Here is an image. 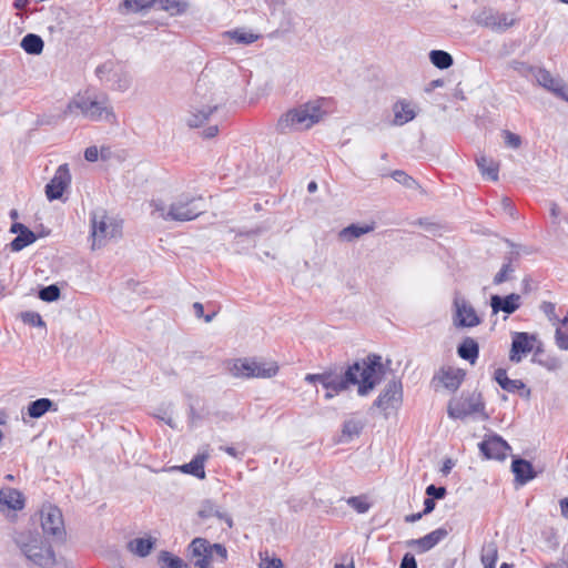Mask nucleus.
Returning a JSON list of instances; mask_svg holds the SVG:
<instances>
[{"instance_id":"f257e3e1","label":"nucleus","mask_w":568,"mask_h":568,"mask_svg":"<svg viewBox=\"0 0 568 568\" xmlns=\"http://www.w3.org/2000/svg\"><path fill=\"white\" fill-rule=\"evenodd\" d=\"M384 375V366L379 355H368L361 362L351 365L343 375L328 373L324 378V388L338 394L349 385H358V395L366 396L378 385Z\"/></svg>"},{"instance_id":"f03ea898","label":"nucleus","mask_w":568,"mask_h":568,"mask_svg":"<svg viewBox=\"0 0 568 568\" xmlns=\"http://www.w3.org/2000/svg\"><path fill=\"white\" fill-rule=\"evenodd\" d=\"M202 196L182 193L173 199L170 204L162 200L150 202L151 215L163 221L187 222L195 220L204 212Z\"/></svg>"},{"instance_id":"7ed1b4c3","label":"nucleus","mask_w":568,"mask_h":568,"mask_svg":"<svg viewBox=\"0 0 568 568\" xmlns=\"http://www.w3.org/2000/svg\"><path fill=\"white\" fill-rule=\"evenodd\" d=\"M324 115L321 101H308L282 114L276 123V131L285 134L307 130L318 123Z\"/></svg>"},{"instance_id":"20e7f679","label":"nucleus","mask_w":568,"mask_h":568,"mask_svg":"<svg viewBox=\"0 0 568 568\" xmlns=\"http://www.w3.org/2000/svg\"><path fill=\"white\" fill-rule=\"evenodd\" d=\"M69 109H79L91 121H106L113 123L115 114L110 99L105 93H89L79 95L69 104Z\"/></svg>"},{"instance_id":"39448f33","label":"nucleus","mask_w":568,"mask_h":568,"mask_svg":"<svg viewBox=\"0 0 568 568\" xmlns=\"http://www.w3.org/2000/svg\"><path fill=\"white\" fill-rule=\"evenodd\" d=\"M219 108V102L213 93H209L206 84L201 80L195 87L194 98L190 105L189 115L185 120L190 128H200Z\"/></svg>"},{"instance_id":"423d86ee","label":"nucleus","mask_w":568,"mask_h":568,"mask_svg":"<svg viewBox=\"0 0 568 568\" xmlns=\"http://www.w3.org/2000/svg\"><path fill=\"white\" fill-rule=\"evenodd\" d=\"M122 223L115 217L109 216L103 209L91 213L92 248H99L111 239L121 235Z\"/></svg>"},{"instance_id":"0eeeda50","label":"nucleus","mask_w":568,"mask_h":568,"mask_svg":"<svg viewBox=\"0 0 568 568\" xmlns=\"http://www.w3.org/2000/svg\"><path fill=\"white\" fill-rule=\"evenodd\" d=\"M194 566L207 568L215 560L224 562L227 559V550L222 544H211L205 538H194L189 545Z\"/></svg>"},{"instance_id":"6e6552de","label":"nucleus","mask_w":568,"mask_h":568,"mask_svg":"<svg viewBox=\"0 0 568 568\" xmlns=\"http://www.w3.org/2000/svg\"><path fill=\"white\" fill-rule=\"evenodd\" d=\"M230 372L242 378H271L277 374L278 366L275 362L237 358L233 361Z\"/></svg>"},{"instance_id":"1a4fd4ad","label":"nucleus","mask_w":568,"mask_h":568,"mask_svg":"<svg viewBox=\"0 0 568 568\" xmlns=\"http://www.w3.org/2000/svg\"><path fill=\"white\" fill-rule=\"evenodd\" d=\"M99 80L112 90L124 92L131 85V77L125 67L118 61L108 60L95 69Z\"/></svg>"},{"instance_id":"9d476101","label":"nucleus","mask_w":568,"mask_h":568,"mask_svg":"<svg viewBox=\"0 0 568 568\" xmlns=\"http://www.w3.org/2000/svg\"><path fill=\"white\" fill-rule=\"evenodd\" d=\"M485 409L481 395L479 393H471L462 395L460 398L449 402L448 416L453 419H464L465 417L481 413Z\"/></svg>"},{"instance_id":"9b49d317","label":"nucleus","mask_w":568,"mask_h":568,"mask_svg":"<svg viewBox=\"0 0 568 568\" xmlns=\"http://www.w3.org/2000/svg\"><path fill=\"white\" fill-rule=\"evenodd\" d=\"M20 549L28 560L39 567L48 568L54 565L55 558L51 547L42 541L33 539L30 542L21 544Z\"/></svg>"},{"instance_id":"f8f14e48","label":"nucleus","mask_w":568,"mask_h":568,"mask_svg":"<svg viewBox=\"0 0 568 568\" xmlns=\"http://www.w3.org/2000/svg\"><path fill=\"white\" fill-rule=\"evenodd\" d=\"M454 308L453 321L456 327H475L480 324L481 321L475 308L460 294L454 297Z\"/></svg>"},{"instance_id":"ddd939ff","label":"nucleus","mask_w":568,"mask_h":568,"mask_svg":"<svg viewBox=\"0 0 568 568\" xmlns=\"http://www.w3.org/2000/svg\"><path fill=\"white\" fill-rule=\"evenodd\" d=\"M536 335L527 332H515L511 334V347L509 352V361L520 363L535 347Z\"/></svg>"},{"instance_id":"4468645a","label":"nucleus","mask_w":568,"mask_h":568,"mask_svg":"<svg viewBox=\"0 0 568 568\" xmlns=\"http://www.w3.org/2000/svg\"><path fill=\"white\" fill-rule=\"evenodd\" d=\"M478 448L486 459L504 460L507 453L511 449L506 440L499 435L486 436L479 444Z\"/></svg>"},{"instance_id":"2eb2a0df","label":"nucleus","mask_w":568,"mask_h":568,"mask_svg":"<svg viewBox=\"0 0 568 568\" xmlns=\"http://www.w3.org/2000/svg\"><path fill=\"white\" fill-rule=\"evenodd\" d=\"M41 526L47 535L59 539L64 536L62 513L55 506H48L41 510Z\"/></svg>"},{"instance_id":"dca6fc26","label":"nucleus","mask_w":568,"mask_h":568,"mask_svg":"<svg viewBox=\"0 0 568 568\" xmlns=\"http://www.w3.org/2000/svg\"><path fill=\"white\" fill-rule=\"evenodd\" d=\"M403 398V387L398 379H392L387 383L384 390L375 399L373 406L387 410L400 405Z\"/></svg>"},{"instance_id":"f3484780","label":"nucleus","mask_w":568,"mask_h":568,"mask_svg":"<svg viewBox=\"0 0 568 568\" xmlns=\"http://www.w3.org/2000/svg\"><path fill=\"white\" fill-rule=\"evenodd\" d=\"M71 183V174L68 168V164H61L50 180V182L45 185V195L49 201H54L61 199L63 192Z\"/></svg>"},{"instance_id":"a211bd4d","label":"nucleus","mask_w":568,"mask_h":568,"mask_svg":"<svg viewBox=\"0 0 568 568\" xmlns=\"http://www.w3.org/2000/svg\"><path fill=\"white\" fill-rule=\"evenodd\" d=\"M478 22L495 32L501 33L513 27L516 20L505 12L487 10L479 16Z\"/></svg>"},{"instance_id":"6ab92c4d","label":"nucleus","mask_w":568,"mask_h":568,"mask_svg":"<svg viewBox=\"0 0 568 568\" xmlns=\"http://www.w3.org/2000/svg\"><path fill=\"white\" fill-rule=\"evenodd\" d=\"M535 78L539 85L568 102V87L561 79L554 78L546 69H538L535 72Z\"/></svg>"},{"instance_id":"aec40b11","label":"nucleus","mask_w":568,"mask_h":568,"mask_svg":"<svg viewBox=\"0 0 568 568\" xmlns=\"http://www.w3.org/2000/svg\"><path fill=\"white\" fill-rule=\"evenodd\" d=\"M449 532L450 529L446 527H439L422 538L408 540L407 546L416 549L419 554H424L443 541L449 535Z\"/></svg>"},{"instance_id":"412c9836","label":"nucleus","mask_w":568,"mask_h":568,"mask_svg":"<svg viewBox=\"0 0 568 568\" xmlns=\"http://www.w3.org/2000/svg\"><path fill=\"white\" fill-rule=\"evenodd\" d=\"M521 305V297L519 294L511 293L506 296L491 295L490 307L494 314L503 312L505 314L515 313Z\"/></svg>"},{"instance_id":"4be33fe9","label":"nucleus","mask_w":568,"mask_h":568,"mask_svg":"<svg viewBox=\"0 0 568 568\" xmlns=\"http://www.w3.org/2000/svg\"><path fill=\"white\" fill-rule=\"evenodd\" d=\"M393 124L396 126H402L412 120H414L417 115V106L407 100H398L393 105Z\"/></svg>"},{"instance_id":"5701e85b","label":"nucleus","mask_w":568,"mask_h":568,"mask_svg":"<svg viewBox=\"0 0 568 568\" xmlns=\"http://www.w3.org/2000/svg\"><path fill=\"white\" fill-rule=\"evenodd\" d=\"M494 379L497 384L508 393H517L519 390H524L525 397L530 396V389L526 387L523 381L520 379H511L507 376V372L504 368H497L494 374Z\"/></svg>"},{"instance_id":"b1692460","label":"nucleus","mask_w":568,"mask_h":568,"mask_svg":"<svg viewBox=\"0 0 568 568\" xmlns=\"http://www.w3.org/2000/svg\"><path fill=\"white\" fill-rule=\"evenodd\" d=\"M511 471L515 475V481L519 485H525L536 477L531 463L520 457L513 458Z\"/></svg>"},{"instance_id":"393cba45","label":"nucleus","mask_w":568,"mask_h":568,"mask_svg":"<svg viewBox=\"0 0 568 568\" xmlns=\"http://www.w3.org/2000/svg\"><path fill=\"white\" fill-rule=\"evenodd\" d=\"M0 505H4L12 510H21L24 507L23 495L14 488H1Z\"/></svg>"},{"instance_id":"a878e982","label":"nucleus","mask_w":568,"mask_h":568,"mask_svg":"<svg viewBox=\"0 0 568 568\" xmlns=\"http://www.w3.org/2000/svg\"><path fill=\"white\" fill-rule=\"evenodd\" d=\"M457 354L460 358L475 364L479 355L478 343L471 337H465L457 347Z\"/></svg>"},{"instance_id":"bb28decb","label":"nucleus","mask_w":568,"mask_h":568,"mask_svg":"<svg viewBox=\"0 0 568 568\" xmlns=\"http://www.w3.org/2000/svg\"><path fill=\"white\" fill-rule=\"evenodd\" d=\"M155 542L156 540L153 537L135 538L128 542V549L135 556L144 558L150 555Z\"/></svg>"},{"instance_id":"cd10ccee","label":"nucleus","mask_w":568,"mask_h":568,"mask_svg":"<svg viewBox=\"0 0 568 568\" xmlns=\"http://www.w3.org/2000/svg\"><path fill=\"white\" fill-rule=\"evenodd\" d=\"M28 415L31 418H40L47 412L53 410L57 412V405L50 398H39L37 400L30 402L28 407Z\"/></svg>"},{"instance_id":"c85d7f7f","label":"nucleus","mask_w":568,"mask_h":568,"mask_svg":"<svg viewBox=\"0 0 568 568\" xmlns=\"http://www.w3.org/2000/svg\"><path fill=\"white\" fill-rule=\"evenodd\" d=\"M187 7V2L182 0H152V8L170 12L172 16L184 13Z\"/></svg>"},{"instance_id":"c756f323","label":"nucleus","mask_w":568,"mask_h":568,"mask_svg":"<svg viewBox=\"0 0 568 568\" xmlns=\"http://www.w3.org/2000/svg\"><path fill=\"white\" fill-rule=\"evenodd\" d=\"M20 47L28 54L39 55L43 51L44 42L40 36L34 33H28L22 38Z\"/></svg>"},{"instance_id":"7c9ffc66","label":"nucleus","mask_w":568,"mask_h":568,"mask_svg":"<svg viewBox=\"0 0 568 568\" xmlns=\"http://www.w3.org/2000/svg\"><path fill=\"white\" fill-rule=\"evenodd\" d=\"M206 458V454L196 455L190 463L182 465L180 469L185 474H190L202 479L205 477L204 462Z\"/></svg>"},{"instance_id":"2f4dec72","label":"nucleus","mask_w":568,"mask_h":568,"mask_svg":"<svg viewBox=\"0 0 568 568\" xmlns=\"http://www.w3.org/2000/svg\"><path fill=\"white\" fill-rule=\"evenodd\" d=\"M225 37L233 40L235 43L239 44H251L258 40L260 34H256L250 30H246L244 28H239L234 30L226 31L224 33Z\"/></svg>"},{"instance_id":"473e14b6","label":"nucleus","mask_w":568,"mask_h":568,"mask_svg":"<svg viewBox=\"0 0 568 568\" xmlns=\"http://www.w3.org/2000/svg\"><path fill=\"white\" fill-rule=\"evenodd\" d=\"M465 374L460 371L447 369L442 373L440 382L445 388L455 392L462 384Z\"/></svg>"},{"instance_id":"72a5a7b5","label":"nucleus","mask_w":568,"mask_h":568,"mask_svg":"<svg viewBox=\"0 0 568 568\" xmlns=\"http://www.w3.org/2000/svg\"><path fill=\"white\" fill-rule=\"evenodd\" d=\"M373 230V225L351 224L339 232V237L344 241L351 242L355 239L361 237L364 234L372 232Z\"/></svg>"},{"instance_id":"f704fd0d","label":"nucleus","mask_w":568,"mask_h":568,"mask_svg":"<svg viewBox=\"0 0 568 568\" xmlns=\"http://www.w3.org/2000/svg\"><path fill=\"white\" fill-rule=\"evenodd\" d=\"M476 163L481 174L486 179L490 181L498 180V166L491 159H488L486 156H479L476 159Z\"/></svg>"},{"instance_id":"c9c22d12","label":"nucleus","mask_w":568,"mask_h":568,"mask_svg":"<svg viewBox=\"0 0 568 568\" xmlns=\"http://www.w3.org/2000/svg\"><path fill=\"white\" fill-rule=\"evenodd\" d=\"M36 241V234L30 229H27V231H23L11 241L10 247L13 252H20Z\"/></svg>"},{"instance_id":"e433bc0d","label":"nucleus","mask_w":568,"mask_h":568,"mask_svg":"<svg viewBox=\"0 0 568 568\" xmlns=\"http://www.w3.org/2000/svg\"><path fill=\"white\" fill-rule=\"evenodd\" d=\"M152 8V0H122L119 7L121 13L141 12Z\"/></svg>"},{"instance_id":"4c0bfd02","label":"nucleus","mask_w":568,"mask_h":568,"mask_svg":"<svg viewBox=\"0 0 568 568\" xmlns=\"http://www.w3.org/2000/svg\"><path fill=\"white\" fill-rule=\"evenodd\" d=\"M363 429V424L359 420L348 419L344 422L342 428L341 442L347 443L354 437L358 436Z\"/></svg>"},{"instance_id":"58836bf2","label":"nucleus","mask_w":568,"mask_h":568,"mask_svg":"<svg viewBox=\"0 0 568 568\" xmlns=\"http://www.w3.org/2000/svg\"><path fill=\"white\" fill-rule=\"evenodd\" d=\"M430 62L438 69L445 70L453 65V57L444 50H432L429 52Z\"/></svg>"},{"instance_id":"ea45409f","label":"nucleus","mask_w":568,"mask_h":568,"mask_svg":"<svg viewBox=\"0 0 568 568\" xmlns=\"http://www.w3.org/2000/svg\"><path fill=\"white\" fill-rule=\"evenodd\" d=\"M480 560L484 566H496L498 560V548L495 541L486 542L483 546Z\"/></svg>"},{"instance_id":"a19ab883","label":"nucleus","mask_w":568,"mask_h":568,"mask_svg":"<svg viewBox=\"0 0 568 568\" xmlns=\"http://www.w3.org/2000/svg\"><path fill=\"white\" fill-rule=\"evenodd\" d=\"M556 344L560 349H568V311L556 329Z\"/></svg>"},{"instance_id":"79ce46f5","label":"nucleus","mask_w":568,"mask_h":568,"mask_svg":"<svg viewBox=\"0 0 568 568\" xmlns=\"http://www.w3.org/2000/svg\"><path fill=\"white\" fill-rule=\"evenodd\" d=\"M159 565L161 568H183L182 565L183 559L178 556L172 555L166 550H162L158 557Z\"/></svg>"},{"instance_id":"37998d69","label":"nucleus","mask_w":568,"mask_h":568,"mask_svg":"<svg viewBox=\"0 0 568 568\" xmlns=\"http://www.w3.org/2000/svg\"><path fill=\"white\" fill-rule=\"evenodd\" d=\"M159 565L161 568H183L182 565L183 559L178 556L172 555L166 550H162L158 557Z\"/></svg>"},{"instance_id":"c03bdc74","label":"nucleus","mask_w":568,"mask_h":568,"mask_svg":"<svg viewBox=\"0 0 568 568\" xmlns=\"http://www.w3.org/2000/svg\"><path fill=\"white\" fill-rule=\"evenodd\" d=\"M390 176L399 184L406 186L407 189L414 190L418 187V183L414 178L408 175L406 172L402 170H395L390 173Z\"/></svg>"},{"instance_id":"a18cd8bd","label":"nucleus","mask_w":568,"mask_h":568,"mask_svg":"<svg viewBox=\"0 0 568 568\" xmlns=\"http://www.w3.org/2000/svg\"><path fill=\"white\" fill-rule=\"evenodd\" d=\"M514 272L515 267L513 266L511 261L504 263L499 272L494 276L493 283L495 285H499L504 282L510 281Z\"/></svg>"},{"instance_id":"49530a36","label":"nucleus","mask_w":568,"mask_h":568,"mask_svg":"<svg viewBox=\"0 0 568 568\" xmlns=\"http://www.w3.org/2000/svg\"><path fill=\"white\" fill-rule=\"evenodd\" d=\"M538 353H539V349L536 351L534 357L531 358L532 363H536L550 372H555L561 367V364L557 358L547 357V358L542 359L538 356Z\"/></svg>"},{"instance_id":"de8ad7c7","label":"nucleus","mask_w":568,"mask_h":568,"mask_svg":"<svg viewBox=\"0 0 568 568\" xmlns=\"http://www.w3.org/2000/svg\"><path fill=\"white\" fill-rule=\"evenodd\" d=\"M60 297V290L57 285L51 284L39 291V298L44 302H54Z\"/></svg>"},{"instance_id":"09e8293b","label":"nucleus","mask_w":568,"mask_h":568,"mask_svg":"<svg viewBox=\"0 0 568 568\" xmlns=\"http://www.w3.org/2000/svg\"><path fill=\"white\" fill-rule=\"evenodd\" d=\"M20 317L24 324H28L30 326L45 327L44 321L42 320L41 315L37 312H22Z\"/></svg>"},{"instance_id":"8fccbe9b","label":"nucleus","mask_w":568,"mask_h":568,"mask_svg":"<svg viewBox=\"0 0 568 568\" xmlns=\"http://www.w3.org/2000/svg\"><path fill=\"white\" fill-rule=\"evenodd\" d=\"M347 504L358 514H365L369 509V504L363 497H349Z\"/></svg>"},{"instance_id":"3c124183","label":"nucleus","mask_w":568,"mask_h":568,"mask_svg":"<svg viewBox=\"0 0 568 568\" xmlns=\"http://www.w3.org/2000/svg\"><path fill=\"white\" fill-rule=\"evenodd\" d=\"M214 514H217V507L211 500L204 501L197 511L199 517L202 519L214 517Z\"/></svg>"},{"instance_id":"603ef678","label":"nucleus","mask_w":568,"mask_h":568,"mask_svg":"<svg viewBox=\"0 0 568 568\" xmlns=\"http://www.w3.org/2000/svg\"><path fill=\"white\" fill-rule=\"evenodd\" d=\"M446 493L444 486L429 485L426 487V495L433 499H442L446 496Z\"/></svg>"},{"instance_id":"864d4df0","label":"nucleus","mask_w":568,"mask_h":568,"mask_svg":"<svg viewBox=\"0 0 568 568\" xmlns=\"http://www.w3.org/2000/svg\"><path fill=\"white\" fill-rule=\"evenodd\" d=\"M193 310H194V314L197 318H203L205 323H210L213 321V318L215 317L216 313L213 312L211 314H204V307H203V304H201L200 302H195L193 304Z\"/></svg>"},{"instance_id":"5fc2aeb1","label":"nucleus","mask_w":568,"mask_h":568,"mask_svg":"<svg viewBox=\"0 0 568 568\" xmlns=\"http://www.w3.org/2000/svg\"><path fill=\"white\" fill-rule=\"evenodd\" d=\"M505 143L511 149H518L521 144V139L518 134L510 131H505Z\"/></svg>"},{"instance_id":"6e6d98bb","label":"nucleus","mask_w":568,"mask_h":568,"mask_svg":"<svg viewBox=\"0 0 568 568\" xmlns=\"http://www.w3.org/2000/svg\"><path fill=\"white\" fill-rule=\"evenodd\" d=\"M540 310L550 321H557L558 317L556 315V305L551 302H542L540 305Z\"/></svg>"},{"instance_id":"4d7b16f0","label":"nucleus","mask_w":568,"mask_h":568,"mask_svg":"<svg viewBox=\"0 0 568 568\" xmlns=\"http://www.w3.org/2000/svg\"><path fill=\"white\" fill-rule=\"evenodd\" d=\"M283 562L280 558H268L263 557L261 558L260 568H282Z\"/></svg>"},{"instance_id":"13d9d810","label":"nucleus","mask_w":568,"mask_h":568,"mask_svg":"<svg viewBox=\"0 0 568 568\" xmlns=\"http://www.w3.org/2000/svg\"><path fill=\"white\" fill-rule=\"evenodd\" d=\"M399 568H417V561L410 552H406L400 561Z\"/></svg>"},{"instance_id":"bf43d9fd","label":"nucleus","mask_w":568,"mask_h":568,"mask_svg":"<svg viewBox=\"0 0 568 568\" xmlns=\"http://www.w3.org/2000/svg\"><path fill=\"white\" fill-rule=\"evenodd\" d=\"M327 375L328 373H323V374H307L305 376V381L307 383H321L323 386H324V378H327Z\"/></svg>"},{"instance_id":"052dcab7","label":"nucleus","mask_w":568,"mask_h":568,"mask_svg":"<svg viewBox=\"0 0 568 568\" xmlns=\"http://www.w3.org/2000/svg\"><path fill=\"white\" fill-rule=\"evenodd\" d=\"M99 158V150L97 146H89L84 151V159L89 162H95Z\"/></svg>"},{"instance_id":"680f3d73","label":"nucleus","mask_w":568,"mask_h":568,"mask_svg":"<svg viewBox=\"0 0 568 568\" xmlns=\"http://www.w3.org/2000/svg\"><path fill=\"white\" fill-rule=\"evenodd\" d=\"M214 517L219 518L220 520L225 521V523H226V525H227L230 528L233 526L232 517H231L229 514H226V513H224V511L220 510L219 508H217V514H214Z\"/></svg>"},{"instance_id":"e2e57ef3","label":"nucleus","mask_w":568,"mask_h":568,"mask_svg":"<svg viewBox=\"0 0 568 568\" xmlns=\"http://www.w3.org/2000/svg\"><path fill=\"white\" fill-rule=\"evenodd\" d=\"M435 505H436V504H435V501H434V499H433V498H429V497H428V498H426V499L424 500V510H423L422 513H423L424 515H427V514L432 513V511L434 510V508H435Z\"/></svg>"},{"instance_id":"0e129e2a","label":"nucleus","mask_w":568,"mask_h":568,"mask_svg":"<svg viewBox=\"0 0 568 568\" xmlns=\"http://www.w3.org/2000/svg\"><path fill=\"white\" fill-rule=\"evenodd\" d=\"M221 450L225 452L227 455L234 457V458H241L242 454L236 450V448L232 446H221Z\"/></svg>"},{"instance_id":"69168bd1","label":"nucleus","mask_w":568,"mask_h":568,"mask_svg":"<svg viewBox=\"0 0 568 568\" xmlns=\"http://www.w3.org/2000/svg\"><path fill=\"white\" fill-rule=\"evenodd\" d=\"M27 226L22 223H19V222H16L11 225L10 227V232L11 233H14L17 235H19L20 233H22L23 231H27Z\"/></svg>"},{"instance_id":"338daca9","label":"nucleus","mask_w":568,"mask_h":568,"mask_svg":"<svg viewBox=\"0 0 568 568\" xmlns=\"http://www.w3.org/2000/svg\"><path fill=\"white\" fill-rule=\"evenodd\" d=\"M219 132V128L217 125H210L209 128L205 129L204 131V136L205 138H214Z\"/></svg>"},{"instance_id":"774afa93","label":"nucleus","mask_w":568,"mask_h":568,"mask_svg":"<svg viewBox=\"0 0 568 568\" xmlns=\"http://www.w3.org/2000/svg\"><path fill=\"white\" fill-rule=\"evenodd\" d=\"M560 511L561 516L566 519H568V498H564L560 500Z\"/></svg>"}]
</instances>
